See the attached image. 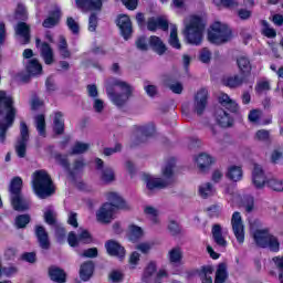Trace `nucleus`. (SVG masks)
<instances>
[{
	"mask_svg": "<svg viewBox=\"0 0 283 283\" xmlns=\"http://www.w3.org/2000/svg\"><path fill=\"white\" fill-rule=\"evenodd\" d=\"M27 72H29L31 76H36V74H41V72H43V66L39 63V60L32 59L27 65Z\"/></svg>",
	"mask_w": 283,
	"mask_h": 283,
	"instance_id": "nucleus-38",
	"label": "nucleus"
},
{
	"mask_svg": "<svg viewBox=\"0 0 283 283\" xmlns=\"http://www.w3.org/2000/svg\"><path fill=\"white\" fill-rule=\"evenodd\" d=\"M90 149V144L77 142L72 148L71 155L85 154Z\"/></svg>",
	"mask_w": 283,
	"mask_h": 283,
	"instance_id": "nucleus-49",
	"label": "nucleus"
},
{
	"mask_svg": "<svg viewBox=\"0 0 283 283\" xmlns=\"http://www.w3.org/2000/svg\"><path fill=\"white\" fill-rule=\"evenodd\" d=\"M237 65L241 72V74H243V76H248V74H251V61L249 60V57L247 56H240L237 60Z\"/></svg>",
	"mask_w": 283,
	"mask_h": 283,
	"instance_id": "nucleus-32",
	"label": "nucleus"
},
{
	"mask_svg": "<svg viewBox=\"0 0 283 283\" xmlns=\"http://www.w3.org/2000/svg\"><path fill=\"white\" fill-rule=\"evenodd\" d=\"M184 35L190 45H201L205 34V21L200 15H190L184 21Z\"/></svg>",
	"mask_w": 283,
	"mask_h": 283,
	"instance_id": "nucleus-3",
	"label": "nucleus"
},
{
	"mask_svg": "<svg viewBox=\"0 0 283 283\" xmlns=\"http://www.w3.org/2000/svg\"><path fill=\"white\" fill-rule=\"evenodd\" d=\"M168 260L170 264H172L174 266H178V264H182V249H180V247H176L169 250Z\"/></svg>",
	"mask_w": 283,
	"mask_h": 283,
	"instance_id": "nucleus-29",
	"label": "nucleus"
},
{
	"mask_svg": "<svg viewBox=\"0 0 283 283\" xmlns=\"http://www.w3.org/2000/svg\"><path fill=\"white\" fill-rule=\"evenodd\" d=\"M199 59L201 63H209L211 61V51L209 49L205 48L200 51Z\"/></svg>",
	"mask_w": 283,
	"mask_h": 283,
	"instance_id": "nucleus-61",
	"label": "nucleus"
},
{
	"mask_svg": "<svg viewBox=\"0 0 283 283\" xmlns=\"http://www.w3.org/2000/svg\"><path fill=\"white\" fill-rule=\"evenodd\" d=\"M44 221L51 227L56 224V212H54L52 209L46 210L44 212Z\"/></svg>",
	"mask_w": 283,
	"mask_h": 283,
	"instance_id": "nucleus-52",
	"label": "nucleus"
},
{
	"mask_svg": "<svg viewBox=\"0 0 283 283\" xmlns=\"http://www.w3.org/2000/svg\"><path fill=\"white\" fill-rule=\"evenodd\" d=\"M30 140V130L25 122L20 123V137L15 143V154L19 158H25L28 142Z\"/></svg>",
	"mask_w": 283,
	"mask_h": 283,
	"instance_id": "nucleus-8",
	"label": "nucleus"
},
{
	"mask_svg": "<svg viewBox=\"0 0 283 283\" xmlns=\"http://www.w3.org/2000/svg\"><path fill=\"white\" fill-rule=\"evenodd\" d=\"M145 235V232L143 231V228L136 226V224H130L128 228V240L130 242H136L137 240H140Z\"/></svg>",
	"mask_w": 283,
	"mask_h": 283,
	"instance_id": "nucleus-34",
	"label": "nucleus"
},
{
	"mask_svg": "<svg viewBox=\"0 0 283 283\" xmlns=\"http://www.w3.org/2000/svg\"><path fill=\"white\" fill-rule=\"evenodd\" d=\"M268 187L273 191H283V181L281 179L272 178L268 180Z\"/></svg>",
	"mask_w": 283,
	"mask_h": 283,
	"instance_id": "nucleus-53",
	"label": "nucleus"
},
{
	"mask_svg": "<svg viewBox=\"0 0 283 283\" xmlns=\"http://www.w3.org/2000/svg\"><path fill=\"white\" fill-rule=\"evenodd\" d=\"M273 262L276 266L279 273V282L283 283V255L282 256H274Z\"/></svg>",
	"mask_w": 283,
	"mask_h": 283,
	"instance_id": "nucleus-51",
	"label": "nucleus"
},
{
	"mask_svg": "<svg viewBox=\"0 0 283 283\" xmlns=\"http://www.w3.org/2000/svg\"><path fill=\"white\" fill-rule=\"evenodd\" d=\"M149 44L153 48V50L160 56H163V54L167 52V45H165V42H163V40L159 36L151 35L149 39Z\"/></svg>",
	"mask_w": 283,
	"mask_h": 283,
	"instance_id": "nucleus-28",
	"label": "nucleus"
},
{
	"mask_svg": "<svg viewBox=\"0 0 283 283\" xmlns=\"http://www.w3.org/2000/svg\"><path fill=\"white\" fill-rule=\"evenodd\" d=\"M168 88L174 94H182V90H185L182 86V83H180V82H174V83L168 84Z\"/></svg>",
	"mask_w": 283,
	"mask_h": 283,
	"instance_id": "nucleus-59",
	"label": "nucleus"
},
{
	"mask_svg": "<svg viewBox=\"0 0 283 283\" xmlns=\"http://www.w3.org/2000/svg\"><path fill=\"white\" fill-rule=\"evenodd\" d=\"M222 83L226 87H230V90H235L238 87H242L244 84V77L240 75H229L223 77Z\"/></svg>",
	"mask_w": 283,
	"mask_h": 283,
	"instance_id": "nucleus-26",
	"label": "nucleus"
},
{
	"mask_svg": "<svg viewBox=\"0 0 283 283\" xmlns=\"http://www.w3.org/2000/svg\"><path fill=\"white\" fill-rule=\"evenodd\" d=\"M168 43L175 50H180L182 48V44H180V40L178 39V27H176V24L170 25Z\"/></svg>",
	"mask_w": 283,
	"mask_h": 283,
	"instance_id": "nucleus-30",
	"label": "nucleus"
},
{
	"mask_svg": "<svg viewBox=\"0 0 283 283\" xmlns=\"http://www.w3.org/2000/svg\"><path fill=\"white\" fill-rule=\"evenodd\" d=\"M55 160L59 165L64 167V169H67L70 171V161L67 160V156L57 154L55 155Z\"/></svg>",
	"mask_w": 283,
	"mask_h": 283,
	"instance_id": "nucleus-55",
	"label": "nucleus"
},
{
	"mask_svg": "<svg viewBox=\"0 0 283 283\" xmlns=\"http://www.w3.org/2000/svg\"><path fill=\"white\" fill-rule=\"evenodd\" d=\"M199 195L203 200H207V198H211V196L216 195V188L211 182L201 184L199 187Z\"/></svg>",
	"mask_w": 283,
	"mask_h": 283,
	"instance_id": "nucleus-35",
	"label": "nucleus"
},
{
	"mask_svg": "<svg viewBox=\"0 0 283 283\" xmlns=\"http://www.w3.org/2000/svg\"><path fill=\"white\" fill-rule=\"evenodd\" d=\"M17 107L14 98L6 91H0V143H6V134L14 124Z\"/></svg>",
	"mask_w": 283,
	"mask_h": 283,
	"instance_id": "nucleus-1",
	"label": "nucleus"
},
{
	"mask_svg": "<svg viewBox=\"0 0 283 283\" xmlns=\"http://www.w3.org/2000/svg\"><path fill=\"white\" fill-rule=\"evenodd\" d=\"M93 109L96 114H103V111L105 109V102L101 98H95L93 102Z\"/></svg>",
	"mask_w": 283,
	"mask_h": 283,
	"instance_id": "nucleus-57",
	"label": "nucleus"
},
{
	"mask_svg": "<svg viewBox=\"0 0 283 283\" xmlns=\"http://www.w3.org/2000/svg\"><path fill=\"white\" fill-rule=\"evenodd\" d=\"M208 41L214 45H222L231 41V29L227 24L214 22L208 31Z\"/></svg>",
	"mask_w": 283,
	"mask_h": 283,
	"instance_id": "nucleus-7",
	"label": "nucleus"
},
{
	"mask_svg": "<svg viewBox=\"0 0 283 283\" xmlns=\"http://www.w3.org/2000/svg\"><path fill=\"white\" fill-rule=\"evenodd\" d=\"M53 129L55 134L61 135L63 132H65V122L63 120V113L57 112L55 113L54 119H53Z\"/></svg>",
	"mask_w": 283,
	"mask_h": 283,
	"instance_id": "nucleus-36",
	"label": "nucleus"
},
{
	"mask_svg": "<svg viewBox=\"0 0 283 283\" xmlns=\"http://www.w3.org/2000/svg\"><path fill=\"white\" fill-rule=\"evenodd\" d=\"M101 179L103 182H114V180H116L114 169L109 167L102 169Z\"/></svg>",
	"mask_w": 283,
	"mask_h": 283,
	"instance_id": "nucleus-46",
	"label": "nucleus"
},
{
	"mask_svg": "<svg viewBox=\"0 0 283 283\" xmlns=\"http://www.w3.org/2000/svg\"><path fill=\"white\" fill-rule=\"evenodd\" d=\"M214 116L220 127H231V125L233 124L231 115H229V113H227V111H224L223 108H217Z\"/></svg>",
	"mask_w": 283,
	"mask_h": 283,
	"instance_id": "nucleus-23",
	"label": "nucleus"
},
{
	"mask_svg": "<svg viewBox=\"0 0 283 283\" xmlns=\"http://www.w3.org/2000/svg\"><path fill=\"white\" fill-rule=\"evenodd\" d=\"M49 275L53 282L65 283V272L59 268H51Z\"/></svg>",
	"mask_w": 283,
	"mask_h": 283,
	"instance_id": "nucleus-39",
	"label": "nucleus"
},
{
	"mask_svg": "<svg viewBox=\"0 0 283 283\" xmlns=\"http://www.w3.org/2000/svg\"><path fill=\"white\" fill-rule=\"evenodd\" d=\"M197 167L200 174H205L207 169H209L213 163V158L208 154L202 153L196 158Z\"/></svg>",
	"mask_w": 283,
	"mask_h": 283,
	"instance_id": "nucleus-27",
	"label": "nucleus"
},
{
	"mask_svg": "<svg viewBox=\"0 0 283 283\" xmlns=\"http://www.w3.org/2000/svg\"><path fill=\"white\" fill-rule=\"evenodd\" d=\"M59 19H61V10L60 9H55L52 13L51 17L46 18L42 25L43 28H54V25H56V23H59Z\"/></svg>",
	"mask_w": 283,
	"mask_h": 283,
	"instance_id": "nucleus-42",
	"label": "nucleus"
},
{
	"mask_svg": "<svg viewBox=\"0 0 283 283\" xmlns=\"http://www.w3.org/2000/svg\"><path fill=\"white\" fill-rule=\"evenodd\" d=\"M117 25L122 32V36L128 40L132 35V20L129 19V15H120L117 19Z\"/></svg>",
	"mask_w": 283,
	"mask_h": 283,
	"instance_id": "nucleus-18",
	"label": "nucleus"
},
{
	"mask_svg": "<svg viewBox=\"0 0 283 283\" xmlns=\"http://www.w3.org/2000/svg\"><path fill=\"white\" fill-rule=\"evenodd\" d=\"M35 128L42 138H45L46 132H45V115L40 114L34 117Z\"/></svg>",
	"mask_w": 283,
	"mask_h": 283,
	"instance_id": "nucleus-41",
	"label": "nucleus"
},
{
	"mask_svg": "<svg viewBox=\"0 0 283 283\" xmlns=\"http://www.w3.org/2000/svg\"><path fill=\"white\" fill-rule=\"evenodd\" d=\"M92 240V234L87 230H82L78 237H76V233L74 232H70L67 237V242L70 247H78L81 242H83V244H90Z\"/></svg>",
	"mask_w": 283,
	"mask_h": 283,
	"instance_id": "nucleus-13",
	"label": "nucleus"
},
{
	"mask_svg": "<svg viewBox=\"0 0 283 283\" xmlns=\"http://www.w3.org/2000/svg\"><path fill=\"white\" fill-rule=\"evenodd\" d=\"M23 187V179L21 177H14L11 180L9 191L11 193V198H14L15 196H21V188Z\"/></svg>",
	"mask_w": 283,
	"mask_h": 283,
	"instance_id": "nucleus-33",
	"label": "nucleus"
},
{
	"mask_svg": "<svg viewBox=\"0 0 283 283\" xmlns=\"http://www.w3.org/2000/svg\"><path fill=\"white\" fill-rule=\"evenodd\" d=\"M211 233L213 242L221 249H227L228 243L227 239H224V235L222 234V226L218 223L212 226Z\"/></svg>",
	"mask_w": 283,
	"mask_h": 283,
	"instance_id": "nucleus-21",
	"label": "nucleus"
},
{
	"mask_svg": "<svg viewBox=\"0 0 283 283\" xmlns=\"http://www.w3.org/2000/svg\"><path fill=\"white\" fill-rule=\"evenodd\" d=\"M66 25L73 34H78V22L74 18H67Z\"/></svg>",
	"mask_w": 283,
	"mask_h": 283,
	"instance_id": "nucleus-56",
	"label": "nucleus"
},
{
	"mask_svg": "<svg viewBox=\"0 0 283 283\" xmlns=\"http://www.w3.org/2000/svg\"><path fill=\"white\" fill-rule=\"evenodd\" d=\"M227 281V263H220L216 272L214 283H224Z\"/></svg>",
	"mask_w": 283,
	"mask_h": 283,
	"instance_id": "nucleus-45",
	"label": "nucleus"
},
{
	"mask_svg": "<svg viewBox=\"0 0 283 283\" xmlns=\"http://www.w3.org/2000/svg\"><path fill=\"white\" fill-rule=\"evenodd\" d=\"M262 24V34L268 39H275L277 36V31L271 27V24L266 20L261 21Z\"/></svg>",
	"mask_w": 283,
	"mask_h": 283,
	"instance_id": "nucleus-44",
	"label": "nucleus"
},
{
	"mask_svg": "<svg viewBox=\"0 0 283 283\" xmlns=\"http://www.w3.org/2000/svg\"><path fill=\"white\" fill-rule=\"evenodd\" d=\"M35 235L41 249H50V237L43 226H35Z\"/></svg>",
	"mask_w": 283,
	"mask_h": 283,
	"instance_id": "nucleus-20",
	"label": "nucleus"
},
{
	"mask_svg": "<svg viewBox=\"0 0 283 283\" xmlns=\"http://www.w3.org/2000/svg\"><path fill=\"white\" fill-rule=\"evenodd\" d=\"M154 273H156V263L150 262L144 271L143 282H149V279L151 277V275H154Z\"/></svg>",
	"mask_w": 283,
	"mask_h": 283,
	"instance_id": "nucleus-50",
	"label": "nucleus"
},
{
	"mask_svg": "<svg viewBox=\"0 0 283 283\" xmlns=\"http://www.w3.org/2000/svg\"><path fill=\"white\" fill-rule=\"evenodd\" d=\"M250 231L252 233V238L256 244V247H261V249L269 248L270 251H280V241L277 238L269 232L268 228L262 229V221L259 219H250Z\"/></svg>",
	"mask_w": 283,
	"mask_h": 283,
	"instance_id": "nucleus-2",
	"label": "nucleus"
},
{
	"mask_svg": "<svg viewBox=\"0 0 283 283\" xmlns=\"http://www.w3.org/2000/svg\"><path fill=\"white\" fill-rule=\"evenodd\" d=\"M40 55L42 56L45 65H52L54 63V50L48 42H42L40 46Z\"/></svg>",
	"mask_w": 283,
	"mask_h": 283,
	"instance_id": "nucleus-24",
	"label": "nucleus"
},
{
	"mask_svg": "<svg viewBox=\"0 0 283 283\" xmlns=\"http://www.w3.org/2000/svg\"><path fill=\"white\" fill-rule=\"evenodd\" d=\"M268 182L264 168L260 164H254L252 169V185H254L255 189H263Z\"/></svg>",
	"mask_w": 283,
	"mask_h": 283,
	"instance_id": "nucleus-12",
	"label": "nucleus"
},
{
	"mask_svg": "<svg viewBox=\"0 0 283 283\" xmlns=\"http://www.w3.org/2000/svg\"><path fill=\"white\" fill-rule=\"evenodd\" d=\"M213 268L211 265L203 266L199 272V277L202 283H213Z\"/></svg>",
	"mask_w": 283,
	"mask_h": 283,
	"instance_id": "nucleus-40",
	"label": "nucleus"
},
{
	"mask_svg": "<svg viewBox=\"0 0 283 283\" xmlns=\"http://www.w3.org/2000/svg\"><path fill=\"white\" fill-rule=\"evenodd\" d=\"M113 85H115L116 87H119L124 93L117 94V93H114V90L107 88L106 94L112 101V103H114V105H116L117 107H123V105H125V103H127L129 98H132V93L134 92V87H132L129 83L120 80H116L113 83Z\"/></svg>",
	"mask_w": 283,
	"mask_h": 283,
	"instance_id": "nucleus-6",
	"label": "nucleus"
},
{
	"mask_svg": "<svg viewBox=\"0 0 283 283\" xmlns=\"http://www.w3.org/2000/svg\"><path fill=\"white\" fill-rule=\"evenodd\" d=\"M116 209L112 203H104L96 212L97 222H102V224H109L112 220H114V213Z\"/></svg>",
	"mask_w": 283,
	"mask_h": 283,
	"instance_id": "nucleus-11",
	"label": "nucleus"
},
{
	"mask_svg": "<svg viewBox=\"0 0 283 283\" xmlns=\"http://www.w3.org/2000/svg\"><path fill=\"white\" fill-rule=\"evenodd\" d=\"M75 3L80 10H83V12L101 10V8H103V1L101 0H75Z\"/></svg>",
	"mask_w": 283,
	"mask_h": 283,
	"instance_id": "nucleus-19",
	"label": "nucleus"
},
{
	"mask_svg": "<svg viewBox=\"0 0 283 283\" xmlns=\"http://www.w3.org/2000/svg\"><path fill=\"white\" fill-rule=\"evenodd\" d=\"M30 214H20L15 218V227L17 229H25L28 224H30Z\"/></svg>",
	"mask_w": 283,
	"mask_h": 283,
	"instance_id": "nucleus-47",
	"label": "nucleus"
},
{
	"mask_svg": "<svg viewBox=\"0 0 283 283\" xmlns=\"http://www.w3.org/2000/svg\"><path fill=\"white\" fill-rule=\"evenodd\" d=\"M106 199L108 200V205H112L115 210L118 209H130L129 205L116 192H107Z\"/></svg>",
	"mask_w": 283,
	"mask_h": 283,
	"instance_id": "nucleus-16",
	"label": "nucleus"
},
{
	"mask_svg": "<svg viewBox=\"0 0 283 283\" xmlns=\"http://www.w3.org/2000/svg\"><path fill=\"white\" fill-rule=\"evenodd\" d=\"M147 28L150 32H156L159 30H164L167 32L169 30V21H167L164 17L150 18L147 22Z\"/></svg>",
	"mask_w": 283,
	"mask_h": 283,
	"instance_id": "nucleus-15",
	"label": "nucleus"
},
{
	"mask_svg": "<svg viewBox=\"0 0 283 283\" xmlns=\"http://www.w3.org/2000/svg\"><path fill=\"white\" fill-rule=\"evenodd\" d=\"M219 103H221V105L226 107V109H229V112H232V113L238 112V103H235V101L231 99V97H229L224 93H222L219 96Z\"/></svg>",
	"mask_w": 283,
	"mask_h": 283,
	"instance_id": "nucleus-31",
	"label": "nucleus"
},
{
	"mask_svg": "<svg viewBox=\"0 0 283 283\" xmlns=\"http://www.w3.org/2000/svg\"><path fill=\"white\" fill-rule=\"evenodd\" d=\"M174 167H176V160L171 159L163 168L161 174L164 178H154L149 175L144 176V182H146L147 189L154 191V189H165L174 182Z\"/></svg>",
	"mask_w": 283,
	"mask_h": 283,
	"instance_id": "nucleus-5",
	"label": "nucleus"
},
{
	"mask_svg": "<svg viewBox=\"0 0 283 283\" xmlns=\"http://www.w3.org/2000/svg\"><path fill=\"white\" fill-rule=\"evenodd\" d=\"M98 25V17H96V13H92L88 19V30L90 32H96V28Z\"/></svg>",
	"mask_w": 283,
	"mask_h": 283,
	"instance_id": "nucleus-58",
	"label": "nucleus"
},
{
	"mask_svg": "<svg viewBox=\"0 0 283 283\" xmlns=\"http://www.w3.org/2000/svg\"><path fill=\"white\" fill-rule=\"evenodd\" d=\"M227 178H229V180H232L233 182H238L239 180H242V168L238 166H231L228 169Z\"/></svg>",
	"mask_w": 283,
	"mask_h": 283,
	"instance_id": "nucleus-43",
	"label": "nucleus"
},
{
	"mask_svg": "<svg viewBox=\"0 0 283 283\" xmlns=\"http://www.w3.org/2000/svg\"><path fill=\"white\" fill-rule=\"evenodd\" d=\"M106 251L108 255H113L114 258H125V248L120 245V243L115 240H109L105 243Z\"/></svg>",
	"mask_w": 283,
	"mask_h": 283,
	"instance_id": "nucleus-17",
	"label": "nucleus"
},
{
	"mask_svg": "<svg viewBox=\"0 0 283 283\" xmlns=\"http://www.w3.org/2000/svg\"><path fill=\"white\" fill-rule=\"evenodd\" d=\"M243 209L247 211V213H253L255 211V200L253 197H249L244 202H243Z\"/></svg>",
	"mask_w": 283,
	"mask_h": 283,
	"instance_id": "nucleus-54",
	"label": "nucleus"
},
{
	"mask_svg": "<svg viewBox=\"0 0 283 283\" xmlns=\"http://www.w3.org/2000/svg\"><path fill=\"white\" fill-rule=\"evenodd\" d=\"M11 205L14 211H28L30 209V201L23 195L11 197Z\"/></svg>",
	"mask_w": 283,
	"mask_h": 283,
	"instance_id": "nucleus-25",
	"label": "nucleus"
},
{
	"mask_svg": "<svg viewBox=\"0 0 283 283\" xmlns=\"http://www.w3.org/2000/svg\"><path fill=\"white\" fill-rule=\"evenodd\" d=\"M135 129L136 136H140L142 138H149L156 132V128L151 124L145 126H136Z\"/></svg>",
	"mask_w": 283,
	"mask_h": 283,
	"instance_id": "nucleus-37",
	"label": "nucleus"
},
{
	"mask_svg": "<svg viewBox=\"0 0 283 283\" xmlns=\"http://www.w3.org/2000/svg\"><path fill=\"white\" fill-rule=\"evenodd\" d=\"M83 169H85V159L80 158L73 163V168H69V171L71 176H74V174H78V171H83Z\"/></svg>",
	"mask_w": 283,
	"mask_h": 283,
	"instance_id": "nucleus-48",
	"label": "nucleus"
},
{
	"mask_svg": "<svg viewBox=\"0 0 283 283\" xmlns=\"http://www.w3.org/2000/svg\"><path fill=\"white\" fill-rule=\"evenodd\" d=\"M168 230L172 235H178V233H180V226L176 221H170Z\"/></svg>",
	"mask_w": 283,
	"mask_h": 283,
	"instance_id": "nucleus-64",
	"label": "nucleus"
},
{
	"mask_svg": "<svg viewBox=\"0 0 283 283\" xmlns=\"http://www.w3.org/2000/svg\"><path fill=\"white\" fill-rule=\"evenodd\" d=\"M270 138V133L266 129L258 130L255 134V140H260L262 143H265Z\"/></svg>",
	"mask_w": 283,
	"mask_h": 283,
	"instance_id": "nucleus-60",
	"label": "nucleus"
},
{
	"mask_svg": "<svg viewBox=\"0 0 283 283\" xmlns=\"http://www.w3.org/2000/svg\"><path fill=\"white\" fill-rule=\"evenodd\" d=\"M92 275H94V262L86 261L82 263L80 266V279L82 282H90Z\"/></svg>",
	"mask_w": 283,
	"mask_h": 283,
	"instance_id": "nucleus-22",
	"label": "nucleus"
},
{
	"mask_svg": "<svg viewBox=\"0 0 283 283\" xmlns=\"http://www.w3.org/2000/svg\"><path fill=\"white\" fill-rule=\"evenodd\" d=\"M32 189L41 200H45V198H50V196H54V184L52 182V177L45 170H36L32 175Z\"/></svg>",
	"mask_w": 283,
	"mask_h": 283,
	"instance_id": "nucleus-4",
	"label": "nucleus"
},
{
	"mask_svg": "<svg viewBox=\"0 0 283 283\" xmlns=\"http://www.w3.org/2000/svg\"><path fill=\"white\" fill-rule=\"evenodd\" d=\"M15 36L18 38V41L21 43V45H28L30 43V24L25 22H20L15 25Z\"/></svg>",
	"mask_w": 283,
	"mask_h": 283,
	"instance_id": "nucleus-14",
	"label": "nucleus"
},
{
	"mask_svg": "<svg viewBox=\"0 0 283 283\" xmlns=\"http://www.w3.org/2000/svg\"><path fill=\"white\" fill-rule=\"evenodd\" d=\"M209 103V91L207 88L199 90L195 95L193 112L198 116H202Z\"/></svg>",
	"mask_w": 283,
	"mask_h": 283,
	"instance_id": "nucleus-9",
	"label": "nucleus"
},
{
	"mask_svg": "<svg viewBox=\"0 0 283 283\" xmlns=\"http://www.w3.org/2000/svg\"><path fill=\"white\" fill-rule=\"evenodd\" d=\"M151 247H154L151 242H142L136 245V249L142 253H149V251H151Z\"/></svg>",
	"mask_w": 283,
	"mask_h": 283,
	"instance_id": "nucleus-62",
	"label": "nucleus"
},
{
	"mask_svg": "<svg viewBox=\"0 0 283 283\" xmlns=\"http://www.w3.org/2000/svg\"><path fill=\"white\" fill-rule=\"evenodd\" d=\"M262 118V111L260 109H253L249 114V120L250 123H258Z\"/></svg>",
	"mask_w": 283,
	"mask_h": 283,
	"instance_id": "nucleus-63",
	"label": "nucleus"
},
{
	"mask_svg": "<svg viewBox=\"0 0 283 283\" xmlns=\"http://www.w3.org/2000/svg\"><path fill=\"white\" fill-rule=\"evenodd\" d=\"M231 227L238 243L242 244L244 242V222L242 221V214L240 212H233L231 218Z\"/></svg>",
	"mask_w": 283,
	"mask_h": 283,
	"instance_id": "nucleus-10",
	"label": "nucleus"
}]
</instances>
